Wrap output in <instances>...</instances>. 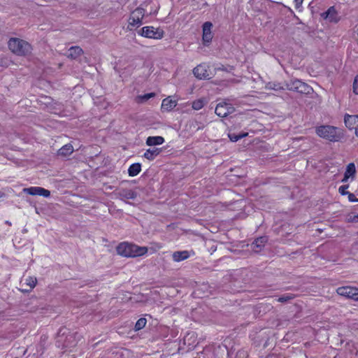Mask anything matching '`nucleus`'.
Segmentation results:
<instances>
[{"label":"nucleus","instance_id":"nucleus-37","mask_svg":"<svg viewBox=\"0 0 358 358\" xmlns=\"http://www.w3.org/2000/svg\"><path fill=\"white\" fill-rule=\"evenodd\" d=\"M2 196V194L1 192H0V198Z\"/></svg>","mask_w":358,"mask_h":358},{"label":"nucleus","instance_id":"nucleus-1","mask_svg":"<svg viewBox=\"0 0 358 358\" xmlns=\"http://www.w3.org/2000/svg\"><path fill=\"white\" fill-rule=\"evenodd\" d=\"M117 252L119 255L124 257H135L147 253L148 248L124 242L119 244L117 247Z\"/></svg>","mask_w":358,"mask_h":358},{"label":"nucleus","instance_id":"nucleus-35","mask_svg":"<svg viewBox=\"0 0 358 358\" xmlns=\"http://www.w3.org/2000/svg\"><path fill=\"white\" fill-rule=\"evenodd\" d=\"M354 220H358V215L355 216Z\"/></svg>","mask_w":358,"mask_h":358},{"label":"nucleus","instance_id":"nucleus-4","mask_svg":"<svg viewBox=\"0 0 358 358\" xmlns=\"http://www.w3.org/2000/svg\"><path fill=\"white\" fill-rule=\"evenodd\" d=\"M145 10L142 8H137L130 15L128 20L127 28L129 30L140 27L142 24V20L145 16Z\"/></svg>","mask_w":358,"mask_h":358},{"label":"nucleus","instance_id":"nucleus-21","mask_svg":"<svg viewBox=\"0 0 358 358\" xmlns=\"http://www.w3.org/2000/svg\"><path fill=\"white\" fill-rule=\"evenodd\" d=\"M159 153L160 150L159 148L148 149L145 152L143 157L148 160H153Z\"/></svg>","mask_w":358,"mask_h":358},{"label":"nucleus","instance_id":"nucleus-36","mask_svg":"<svg viewBox=\"0 0 358 358\" xmlns=\"http://www.w3.org/2000/svg\"><path fill=\"white\" fill-rule=\"evenodd\" d=\"M23 353L24 354L26 352V350L22 349Z\"/></svg>","mask_w":358,"mask_h":358},{"label":"nucleus","instance_id":"nucleus-13","mask_svg":"<svg viewBox=\"0 0 358 358\" xmlns=\"http://www.w3.org/2000/svg\"><path fill=\"white\" fill-rule=\"evenodd\" d=\"M193 73L197 78H207L209 76L208 66L206 64H199L194 69Z\"/></svg>","mask_w":358,"mask_h":358},{"label":"nucleus","instance_id":"nucleus-33","mask_svg":"<svg viewBox=\"0 0 358 358\" xmlns=\"http://www.w3.org/2000/svg\"><path fill=\"white\" fill-rule=\"evenodd\" d=\"M347 195H348V199L351 202H355L357 201L358 199L355 198V196L352 193H348Z\"/></svg>","mask_w":358,"mask_h":358},{"label":"nucleus","instance_id":"nucleus-27","mask_svg":"<svg viewBox=\"0 0 358 358\" xmlns=\"http://www.w3.org/2000/svg\"><path fill=\"white\" fill-rule=\"evenodd\" d=\"M247 136V134H243L241 135L229 134V137L232 142H236L243 137Z\"/></svg>","mask_w":358,"mask_h":358},{"label":"nucleus","instance_id":"nucleus-15","mask_svg":"<svg viewBox=\"0 0 358 358\" xmlns=\"http://www.w3.org/2000/svg\"><path fill=\"white\" fill-rule=\"evenodd\" d=\"M322 16L331 22H337L339 20L337 11L334 6L330 7L326 12L322 13Z\"/></svg>","mask_w":358,"mask_h":358},{"label":"nucleus","instance_id":"nucleus-16","mask_svg":"<svg viewBox=\"0 0 358 358\" xmlns=\"http://www.w3.org/2000/svg\"><path fill=\"white\" fill-rule=\"evenodd\" d=\"M267 238L265 236H262L257 238L252 244V248L254 252H259L262 250L264 244L266 243Z\"/></svg>","mask_w":358,"mask_h":358},{"label":"nucleus","instance_id":"nucleus-3","mask_svg":"<svg viewBox=\"0 0 358 358\" xmlns=\"http://www.w3.org/2000/svg\"><path fill=\"white\" fill-rule=\"evenodd\" d=\"M8 45L10 50L19 56L27 55L32 50L31 45L28 42L17 38H11Z\"/></svg>","mask_w":358,"mask_h":358},{"label":"nucleus","instance_id":"nucleus-10","mask_svg":"<svg viewBox=\"0 0 358 358\" xmlns=\"http://www.w3.org/2000/svg\"><path fill=\"white\" fill-rule=\"evenodd\" d=\"M23 192L29 195L33 196H42L43 197H49L50 195V192L48 189H45L41 187H30L27 188H24Z\"/></svg>","mask_w":358,"mask_h":358},{"label":"nucleus","instance_id":"nucleus-24","mask_svg":"<svg viewBox=\"0 0 358 358\" xmlns=\"http://www.w3.org/2000/svg\"><path fill=\"white\" fill-rule=\"evenodd\" d=\"M82 52H83V50L80 47H78V46L71 47L69 50L68 56L71 58L75 59L77 57H78L79 55H80L82 54Z\"/></svg>","mask_w":358,"mask_h":358},{"label":"nucleus","instance_id":"nucleus-14","mask_svg":"<svg viewBox=\"0 0 358 358\" xmlns=\"http://www.w3.org/2000/svg\"><path fill=\"white\" fill-rule=\"evenodd\" d=\"M194 255V252L192 250L176 251L172 254V259L176 262H180L188 259Z\"/></svg>","mask_w":358,"mask_h":358},{"label":"nucleus","instance_id":"nucleus-11","mask_svg":"<svg viewBox=\"0 0 358 358\" xmlns=\"http://www.w3.org/2000/svg\"><path fill=\"white\" fill-rule=\"evenodd\" d=\"M177 104L178 99H175L174 96H169L162 100L161 110L162 112H170L177 106Z\"/></svg>","mask_w":358,"mask_h":358},{"label":"nucleus","instance_id":"nucleus-12","mask_svg":"<svg viewBox=\"0 0 358 358\" xmlns=\"http://www.w3.org/2000/svg\"><path fill=\"white\" fill-rule=\"evenodd\" d=\"M346 127L350 130H355V134L358 136V115H346L344 118Z\"/></svg>","mask_w":358,"mask_h":358},{"label":"nucleus","instance_id":"nucleus-25","mask_svg":"<svg viewBox=\"0 0 358 358\" xmlns=\"http://www.w3.org/2000/svg\"><path fill=\"white\" fill-rule=\"evenodd\" d=\"M204 106V101L203 99H197L192 102V108L196 110L201 109Z\"/></svg>","mask_w":358,"mask_h":358},{"label":"nucleus","instance_id":"nucleus-9","mask_svg":"<svg viewBox=\"0 0 358 358\" xmlns=\"http://www.w3.org/2000/svg\"><path fill=\"white\" fill-rule=\"evenodd\" d=\"M213 25L210 22H206L202 26V41L206 45H208L213 39Z\"/></svg>","mask_w":358,"mask_h":358},{"label":"nucleus","instance_id":"nucleus-17","mask_svg":"<svg viewBox=\"0 0 358 358\" xmlns=\"http://www.w3.org/2000/svg\"><path fill=\"white\" fill-rule=\"evenodd\" d=\"M119 196L121 199H134L137 194L136 193L129 189H122L119 192Z\"/></svg>","mask_w":358,"mask_h":358},{"label":"nucleus","instance_id":"nucleus-23","mask_svg":"<svg viewBox=\"0 0 358 358\" xmlns=\"http://www.w3.org/2000/svg\"><path fill=\"white\" fill-rule=\"evenodd\" d=\"M73 146L70 144H66L59 150L58 154L59 155L66 157L71 155L73 152Z\"/></svg>","mask_w":358,"mask_h":358},{"label":"nucleus","instance_id":"nucleus-7","mask_svg":"<svg viewBox=\"0 0 358 358\" xmlns=\"http://www.w3.org/2000/svg\"><path fill=\"white\" fill-rule=\"evenodd\" d=\"M338 294L358 301V288L353 287H341L336 289Z\"/></svg>","mask_w":358,"mask_h":358},{"label":"nucleus","instance_id":"nucleus-2","mask_svg":"<svg viewBox=\"0 0 358 358\" xmlns=\"http://www.w3.org/2000/svg\"><path fill=\"white\" fill-rule=\"evenodd\" d=\"M316 133L320 137L331 142L339 141L343 137V134L338 128L329 125H322L317 127Z\"/></svg>","mask_w":358,"mask_h":358},{"label":"nucleus","instance_id":"nucleus-26","mask_svg":"<svg viewBox=\"0 0 358 358\" xmlns=\"http://www.w3.org/2000/svg\"><path fill=\"white\" fill-rule=\"evenodd\" d=\"M146 322H147V321H146L145 318L138 319L135 324V330L138 331V330L142 329L145 326Z\"/></svg>","mask_w":358,"mask_h":358},{"label":"nucleus","instance_id":"nucleus-20","mask_svg":"<svg viewBox=\"0 0 358 358\" xmlns=\"http://www.w3.org/2000/svg\"><path fill=\"white\" fill-rule=\"evenodd\" d=\"M22 285H26L29 287V289H24V291L28 292L34 289L36 285L37 280L36 277L28 276L23 280H22Z\"/></svg>","mask_w":358,"mask_h":358},{"label":"nucleus","instance_id":"nucleus-28","mask_svg":"<svg viewBox=\"0 0 358 358\" xmlns=\"http://www.w3.org/2000/svg\"><path fill=\"white\" fill-rule=\"evenodd\" d=\"M348 187H349V186L348 185H342V186L339 187V188H338L339 193L342 195H347L349 193V192L347 191Z\"/></svg>","mask_w":358,"mask_h":358},{"label":"nucleus","instance_id":"nucleus-38","mask_svg":"<svg viewBox=\"0 0 358 358\" xmlns=\"http://www.w3.org/2000/svg\"><path fill=\"white\" fill-rule=\"evenodd\" d=\"M357 201H358V199H357Z\"/></svg>","mask_w":358,"mask_h":358},{"label":"nucleus","instance_id":"nucleus-5","mask_svg":"<svg viewBox=\"0 0 358 358\" xmlns=\"http://www.w3.org/2000/svg\"><path fill=\"white\" fill-rule=\"evenodd\" d=\"M138 34L145 38L157 40L162 38L164 35V32L162 29L155 28L152 26H147L143 27L139 31Z\"/></svg>","mask_w":358,"mask_h":358},{"label":"nucleus","instance_id":"nucleus-6","mask_svg":"<svg viewBox=\"0 0 358 358\" xmlns=\"http://www.w3.org/2000/svg\"><path fill=\"white\" fill-rule=\"evenodd\" d=\"M287 88L299 93L308 94L312 88L300 80H292L287 83Z\"/></svg>","mask_w":358,"mask_h":358},{"label":"nucleus","instance_id":"nucleus-8","mask_svg":"<svg viewBox=\"0 0 358 358\" xmlns=\"http://www.w3.org/2000/svg\"><path fill=\"white\" fill-rule=\"evenodd\" d=\"M234 107L227 102L219 103L215 108V113L221 117H227L234 111Z\"/></svg>","mask_w":358,"mask_h":358},{"label":"nucleus","instance_id":"nucleus-32","mask_svg":"<svg viewBox=\"0 0 358 358\" xmlns=\"http://www.w3.org/2000/svg\"><path fill=\"white\" fill-rule=\"evenodd\" d=\"M353 91L358 95V78H355L353 83Z\"/></svg>","mask_w":358,"mask_h":358},{"label":"nucleus","instance_id":"nucleus-30","mask_svg":"<svg viewBox=\"0 0 358 358\" xmlns=\"http://www.w3.org/2000/svg\"><path fill=\"white\" fill-rule=\"evenodd\" d=\"M266 87L267 89H272V90H278L280 89V87L279 86V85L274 83H268L266 85Z\"/></svg>","mask_w":358,"mask_h":358},{"label":"nucleus","instance_id":"nucleus-22","mask_svg":"<svg viewBox=\"0 0 358 358\" xmlns=\"http://www.w3.org/2000/svg\"><path fill=\"white\" fill-rule=\"evenodd\" d=\"M141 171V165L139 163L132 164L128 169L129 176L134 177L137 176Z\"/></svg>","mask_w":358,"mask_h":358},{"label":"nucleus","instance_id":"nucleus-34","mask_svg":"<svg viewBox=\"0 0 358 358\" xmlns=\"http://www.w3.org/2000/svg\"><path fill=\"white\" fill-rule=\"evenodd\" d=\"M278 300H279L280 301H285L286 299H285V298H282H282H280Z\"/></svg>","mask_w":358,"mask_h":358},{"label":"nucleus","instance_id":"nucleus-29","mask_svg":"<svg viewBox=\"0 0 358 358\" xmlns=\"http://www.w3.org/2000/svg\"><path fill=\"white\" fill-rule=\"evenodd\" d=\"M155 95V93H152V92L148 93V94H144L143 96H139V99H141V101H147V100L150 99V98L154 97Z\"/></svg>","mask_w":358,"mask_h":358},{"label":"nucleus","instance_id":"nucleus-18","mask_svg":"<svg viewBox=\"0 0 358 358\" xmlns=\"http://www.w3.org/2000/svg\"><path fill=\"white\" fill-rule=\"evenodd\" d=\"M356 173L355 166L354 163H350L346 168L343 182H345L350 177H354Z\"/></svg>","mask_w":358,"mask_h":358},{"label":"nucleus","instance_id":"nucleus-19","mask_svg":"<svg viewBox=\"0 0 358 358\" xmlns=\"http://www.w3.org/2000/svg\"><path fill=\"white\" fill-rule=\"evenodd\" d=\"M164 143V138L162 136H149L146 140V144L148 146L159 145Z\"/></svg>","mask_w":358,"mask_h":358},{"label":"nucleus","instance_id":"nucleus-31","mask_svg":"<svg viewBox=\"0 0 358 358\" xmlns=\"http://www.w3.org/2000/svg\"><path fill=\"white\" fill-rule=\"evenodd\" d=\"M303 0H294L295 8L299 11L301 10V6Z\"/></svg>","mask_w":358,"mask_h":358}]
</instances>
